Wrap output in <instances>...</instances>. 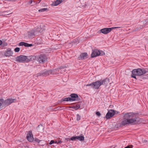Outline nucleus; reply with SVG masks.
Listing matches in <instances>:
<instances>
[{
  "label": "nucleus",
  "mask_w": 148,
  "mask_h": 148,
  "mask_svg": "<svg viewBox=\"0 0 148 148\" xmlns=\"http://www.w3.org/2000/svg\"><path fill=\"white\" fill-rule=\"evenodd\" d=\"M99 51L95 49L92 52L91 54V56L92 58H94L99 56Z\"/></svg>",
  "instance_id": "2eb2a0df"
},
{
  "label": "nucleus",
  "mask_w": 148,
  "mask_h": 148,
  "mask_svg": "<svg viewBox=\"0 0 148 148\" xmlns=\"http://www.w3.org/2000/svg\"><path fill=\"white\" fill-rule=\"evenodd\" d=\"M16 101V99L11 98H8L5 100H4L3 99H0V102L2 103L3 106L5 107L8 106L14 102Z\"/></svg>",
  "instance_id": "20e7f679"
},
{
  "label": "nucleus",
  "mask_w": 148,
  "mask_h": 148,
  "mask_svg": "<svg viewBox=\"0 0 148 148\" xmlns=\"http://www.w3.org/2000/svg\"><path fill=\"white\" fill-rule=\"evenodd\" d=\"M36 59L40 63H44L47 60L46 56L44 54H41L38 56L36 57Z\"/></svg>",
  "instance_id": "0eeeda50"
},
{
  "label": "nucleus",
  "mask_w": 148,
  "mask_h": 148,
  "mask_svg": "<svg viewBox=\"0 0 148 148\" xmlns=\"http://www.w3.org/2000/svg\"><path fill=\"white\" fill-rule=\"evenodd\" d=\"M34 140L35 142H37L38 143H39L40 141H41V140L36 138H34Z\"/></svg>",
  "instance_id": "bb28decb"
},
{
  "label": "nucleus",
  "mask_w": 148,
  "mask_h": 148,
  "mask_svg": "<svg viewBox=\"0 0 148 148\" xmlns=\"http://www.w3.org/2000/svg\"><path fill=\"white\" fill-rule=\"evenodd\" d=\"M24 46L25 47H28V43H27L25 42Z\"/></svg>",
  "instance_id": "c9c22d12"
},
{
  "label": "nucleus",
  "mask_w": 148,
  "mask_h": 148,
  "mask_svg": "<svg viewBox=\"0 0 148 148\" xmlns=\"http://www.w3.org/2000/svg\"><path fill=\"white\" fill-rule=\"evenodd\" d=\"M146 21L147 22H148V19H147L146 20Z\"/></svg>",
  "instance_id": "a18cd8bd"
},
{
  "label": "nucleus",
  "mask_w": 148,
  "mask_h": 148,
  "mask_svg": "<svg viewBox=\"0 0 148 148\" xmlns=\"http://www.w3.org/2000/svg\"><path fill=\"white\" fill-rule=\"evenodd\" d=\"M135 115L133 113L127 112L123 113V120L121 122V125L124 126L126 125L135 123L136 121L137 118H132Z\"/></svg>",
  "instance_id": "f257e3e1"
},
{
  "label": "nucleus",
  "mask_w": 148,
  "mask_h": 148,
  "mask_svg": "<svg viewBox=\"0 0 148 148\" xmlns=\"http://www.w3.org/2000/svg\"><path fill=\"white\" fill-rule=\"evenodd\" d=\"M13 52L10 48H8L5 51L4 55L6 57L12 56Z\"/></svg>",
  "instance_id": "f8f14e48"
},
{
  "label": "nucleus",
  "mask_w": 148,
  "mask_h": 148,
  "mask_svg": "<svg viewBox=\"0 0 148 148\" xmlns=\"http://www.w3.org/2000/svg\"><path fill=\"white\" fill-rule=\"evenodd\" d=\"M75 106V109L77 110L80 108V106L78 104H76Z\"/></svg>",
  "instance_id": "a878e982"
},
{
  "label": "nucleus",
  "mask_w": 148,
  "mask_h": 148,
  "mask_svg": "<svg viewBox=\"0 0 148 148\" xmlns=\"http://www.w3.org/2000/svg\"><path fill=\"white\" fill-rule=\"evenodd\" d=\"M27 139L29 142L33 141L34 140L33 135L31 131H29L26 136Z\"/></svg>",
  "instance_id": "9d476101"
},
{
  "label": "nucleus",
  "mask_w": 148,
  "mask_h": 148,
  "mask_svg": "<svg viewBox=\"0 0 148 148\" xmlns=\"http://www.w3.org/2000/svg\"><path fill=\"white\" fill-rule=\"evenodd\" d=\"M47 10V8H43L39 10L38 11L39 12H43Z\"/></svg>",
  "instance_id": "5701e85b"
},
{
  "label": "nucleus",
  "mask_w": 148,
  "mask_h": 148,
  "mask_svg": "<svg viewBox=\"0 0 148 148\" xmlns=\"http://www.w3.org/2000/svg\"><path fill=\"white\" fill-rule=\"evenodd\" d=\"M20 49L19 47H16L14 49V51L16 52H18L19 51Z\"/></svg>",
  "instance_id": "cd10ccee"
},
{
  "label": "nucleus",
  "mask_w": 148,
  "mask_h": 148,
  "mask_svg": "<svg viewBox=\"0 0 148 148\" xmlns=\"http://www.w3.org/2000/svg\"><path fill=\"white\" fill-rule=\"evenodd\" d=\"M70 96L71 97H70L71 101H74L75 100L78 101L80 100V99L79 97L77 95L75 94H72Z\"/></svg>",
  "instance_id": "ddd939ff"
},
{
  "label": "nucleus",
  "mask_w": 148,
  "mask_h": 148,
  "mask_svg": "<svg viewBox=\"0 0 148 148\" xmlns=\"http://www.w3.org/2000/svg\"><path fill=\"white\" fill-rule=\"evenodd\" d=\"M77 139H78L80 141L83 140L84 139V136H76Z\"/></svg>",
  "instance_id": "aec40b11"
},
{
  "label": "nucleus",
  "mask_w": 148,
  "mask_h": 148,
  "mask_svg": "<svg viewBox=\"0 0 148 148\" xmlns=\"http://www.w3.org/2000/svg\"><path fill=\"white\" fill-rule=\"evenodd\" d=\"M2 44L3 45V46H4V47L6 46L7 45H8L7 43H6V42H4V43H2Z\"/></svg>",
  "instance_id": "f704fd0d"
},
{
  "label": "nucleus",
  "mask_w": 148,
  "mask_h": 148,
  "mask_svg": "<svg viewBox=\"0 0 148 148\" xmlns=\"http://www.w3.org/2000/svg\"><path fill=\"white\" fill-rule=\"evenodd\" d=\"M36 58L34 56H27V62L32 61Z\"/></svg>",
  "instance_id": "dca6fc26"
},
{
  "label": "nucleus",
  "mask_w": 148,
  "mask_h": 148,
  "mask_svg": "<svg viewBox=\"0 0 148 148\" xmlns=\"http://www.w3.org/2000/svg\"><path fill=\"white\" fill-rule=\"evenodd\" d=\"M75 106H72V107H71V108H73V109H75Z\"/></svg>",
  "instance_id": "a19ab883"
},
{
  "label": "nucleus",
  "mask_w": 148,
  "mask_h": 148,
  "mask_svg": "<svg viewBox=\"0 0 148 148\" xmlns=\"http://www.w3.org/2000/svg\"><path fill=\"white\" fill-rule=\"evenodd\" d=\"M36 34V31H34V29L31 30L28 32V37L30 38H33Z\"/></svg>",
  "instance_id": "9b49d317"
},
{
  "label": "nucleus",
  "mask_w": 148,
  "mask_h": 148,
  "mask_svg": "<svg viewBox=\"0 0 148 148\" xmlns=\"http://www.w3.org/2000/svg\"><path fill=\"white\" fill-rule=\"evenodd\" d=\"M70 139L72 140H75L77 139L76 136H74L72 137Z\"/></svg>",
  "instance_id": "c756f323"
},
{
  "label": "nucleus",
  "mask_w": 148,
  "mask_h": 148,
  "mask_svg": "<svg viewBox=\"0 0 148 148\" xmlns=\"http://www.w3.org/2000/svg\"><path fill=\"white\" fill-rule=\"evenodd\" d=\"M88 55L86 53H83L80 54L79 57H78L79 60H83L87 58Z\"/></svg>",
  "instance_id": "4468645a"
},
{
  "label": "nucleus",
  "mask_w": 148,
  "mask_h": 148,
  "mask_svg": "<svg viewBox=\"0 0 148 148\" xmlns=\"http://www.w3.org/2000/svg\"><path fill=\"white\" fill-rule=\"evenodd\" d=\"M41 0H34L33 2L34 4H36V3H39Z\"/></svg>",
  "instance_id": "b1692460"
},
{
  "label": "nucleus",
  "mask_w": 148,
  "mask_h": 148,
  "mask_svg": "<svg viewBox=\"0 0 148 148\" xmlns=\"http://www.w3.org/2000/svg\"><path fill=\"white\" fill-rule=\"evenodd\" d=\"M90 86L91 88L94 89V85L93 84V82L90 84H88L87 85H84V86Z\"/></svg>",
  "instance_id": "4be33fe9"
},
{
  "label": "nucleus",
  "mask_w": 148,
  "mask_h": 148,
  "mask_svg": "<svg viewBox=\"0 0 148 148\" xmlns=\"http://www.w3.org/2000/svg\"><path fill=\"white\" fill-rule=\"evenodd\" d=\"M52 71L48 70L46 71H42L34 75V77H38L40 76H46L52 73Z\"/></svg>",
  "instance_id": "423d86ee"
},
{
  "label": "nucleus",
  "mask_w": 148,
  "mask_h": 148,
  "mask_svg": "<svg viewBox=\"0 0 148 148\" xmlns=\"http://www.w3.org/2000/svg\"><path fill=\"white\" fill-rule=\"evenodd\" d=\"M96 114L98 116H99L101 115L100 113L99 112H96Z\"/></svg>",
  "instance_id": "2f4dec72"
},
{
  "label": "nucleus",
  "mask_w": 148,
  "mask_h": 148,
  "mask_svg": "<svg viewBox=\"0 0 148 148\" xmlns=\"http://www.w3.org/2000/svg\"><path fill=\"white\" fill-rule=\"evenodd\" d=\"M43 126L42 124H40L38 125L37 128V130H38V131H39L40 132L43 131Z\"/></svg>",
  "instance_id": "6ab92c4d"
},
{
  "label": "nucleus",
  "mask_w": 148,
  "mask_h": 148,
  "mask_svg": "<svg viewBox=\"0 0 148 148\" xmlns=\"http://www.w3.org/2000/svg\"><path fill=\"white\" fill-rule=\"evenodd\" d=\"M27 56H25L21 55L16 58L17 61L21 63L27 62Z\"/></svg>",
  "instance_id": "6e6552de"
},
{
  "label": "nucleus",
  "mask_w": 148,
  "mask_h": 148,
  "mask_svg": "<svg viewBox=\"0 0 148 148\" xmlns=\"http://www.w3.org/2000/svg\"><path fill=\"white\" fill-rule=\"evenodd\" d=\"M28 47H31V46H33V45L32 44H28Z\"/></svg>",
  "instance_id": "4c0bfd02"
},
{
  "label": "nucleus",
  "mask_w": 148,
  "mask_h": 148,
  "mask_svg": "<svg viewBox=\"0 0 148 148\" xmlns=\"http://www.w3.org/2000/svg\"><path fill=\"white\" fill-rule=\"evenodd\" d=\"M33 1V0H30V1H29V3L30 4H31L32 3Z\"/></svg>",
  "instance_id": "e433bc0d"
},
{
  "label": "nucleus",
  "mask_w": 148,
  "mask_h": 148,
  "mask_svg": "<svg viewBox=\"0 0 148 148\" xmlns=\"http://www.w3.org/2000/svg\"><path fill=\"white\" fill-rule=\"evenodd\" d=\"M71 101L70 97H68V98H64V99H61V101Z\"/></svg>",
  "instance_id": "412c9836"
},
{
  "label": "nucleus",
  "mask_w": 148,
  "mask_h": 148,
  "mask_svg": "<svg viewBox=\"0 0 148 148\" xmlns=\"http://www.w3.org/2000/svg\"><path fill=\"white\" fill-rule=\"evenodd\" d=\"M2 44V41L0 40V45H1Z\"/></svg>",
  "instance_id": "ea45409f"
},
{
  "label": "nucleus",
  "mask_w": 148,
  "mask_h": 148,
  "mask_svg": "<svg viewBox=\"0 0 148 148\" xmlns=\"http://www.w3.org/2000/svg\"><path fill=\"white\" fill-rule=\"evenodd\" d=\"M132 147L133 146L132 145H130L125 147L124 148H132Z\"/></svg>",
  "instance_id": "473e14b6"
},
{
  "label": "nucleus",
  "mask_w": 148,
  "mask_h": 148,
  "mask_svg": "<svg viewBox=\"0 0 148 148\" xmlns=\"http://www.w3.org/2000/svg\"><path fill=\"white\" fill-rule=\"evenodd\" d=\"M148 72V70L147 69L138 68L133 70L132 71L131 77L136 79V76H141Z\"/></svg>",
  "instance_id": "f03ea898"
},
{
  "label": "nucleus",
  "mask_w": 148,
  "mask_h": 148,
  "mask_svg": "<svg viewBox=\"0 0 148 148\" xmlns=\"http://www.w3.org/2000/svg\"><path fill=\"white\" fill-rule=\"evenodd\" d=\"M119 112L116 111V113L115 114H119Z\"/></svg>",
  "instance_id": "79ce46f5"
},
{
  "label": "nucleus",
  "mask_w": 148,
  "mask_h": 148,
  "mask_svg": "<svg viewBox=\"0 0 148 148\" xmlns=\"http://www.w3.org/2000/svg\"><path fill=\"white\" fill-rule=\"evenodd\" d=\"M64 68L63 67H62H62L61 66L60 67V68H59V69H64Z\"/></svg>",
  "instance_id": "37998d69"
},
{
  "label": "nucleus",
  "mask_w": 148,
  "mask_h": 148,
  "mask_svg": "<svg viewBox=\"0 0 148 148\" xmlns=\"http://www.w3.org/2000/svg\"><path fill=\"white\" fill-rule=\"evenodd\" d=\"M25 42H21L19 43V45L20 46H24Z\"/></svg>",
  "instance_id": "7c9ffc66"
},
{
  "label": "nucleus",
  "mask_w": 148,
  "mask_h": 148,
  "mask_svg": "<svg viewBox=\"0 0 148 148\" xmlns=\"http://www.w3.org/2000/svg\"><path fill=\"white\" fill-rule=\"evenodd\" d=\"M62 2V0H57L56 1L53 2L51 5L52 6H55L59 4Z\"/></svg>",
  "instance_id": "f3484780"
},
{
  "label": "nucleus",
  "mask_w": 148,
  "mask_h": 148,
  "mask_svg": "<svg viewBox=\"0 0 148 148\" xmlns=\"http://www.w3.org/2000/svg\"><path fill=\"white\" fill-rule=\"evenodd\" d=\"M55 142L54 140H51V141H50V142L49 143V144L50 145H51L53 143H54Z\"/></svg>",
  "instance_id": "72a5a7b5"
},
{
  "label": "nucleus",
  "mask_w": 148,
  "mask_h": 148,
  "mask_svg": "<svg viewBox=\"0 0 148 148\" xmlns=\"http://www.w3.org/2000/svg\"><path fill=\"white\" fill-rule=\"evenodd\" d=\"M54 143H57V144H58V143L57 142V141H56V142H55Z\"/></svg>",
  "instance_id": "49530a36"
},
{
  "label": "nucleus",
  "mask_w": 148,
  "mask_h": 148,
  "mask_svg": "<svg viewBox=\"0 0 148 148\" xmlns=\"http://www.w3.org/2000/svg\"><path fill=\"white\" fill-rule=\"evenodd\" d=\"M123 27H117L111 28H105L101 29L100 30L99 33L106 34L110 32L112 30L116 28H119Z\"/></svg>",
  "instance_id": "39448f33"
},
{
  "label": "nucleus",
  "mask_w": 148,
  "mask_h": 148,
  "mask_svg": "<svg viewBox=\"0 0 148 148\" xmlns=\"http://www.w3.org/2000/svg\"><path fill=\"white\" fill-rule=\"evenodd\" d=\"M65 140H69L70 139H69V138H65Z\"/></svg>",
  "instance_id": "c03bdc74"
},
{
  "label": "nucleus",
  "mask_w": 148,
  "mask_h": 148,
  "mask_svg": "<svg viewBox=\"0 0 148 148\" xmlns=\"http://www.w3.org/2000/svg\"><path fill=\"white\" fill-rule=\"evenodd\" d=\"M57 108H58V107H57V108H56V109Z\"/></svg>",
  "instance_id": "de8ad7c7"
},
{
  "label": "nucleus",
  "mask_w": 148,
  "mask_h": 148,
  "mask_svg": "<svg viewBox=\"0 0 148 148\" xmlns=\"http://www.w3.org/2000/svg\"><path fill=\"white\" fill-rule=\"evenodd\" d=\"M105 54V53L103 51H99V56H103Z\"/></svg>",
  "instance_id": "393cba45"
},
{
  "label": "nucleus",
  "mask_w": 148,
  "mask_h": 148,
  "mask_svg": "<svg viewBox=\"0 0 148 148\" xmlns=\"http://www.w3.org/2000/svg\"><path fill=\"white\" fill-rule=\"evenodd\" d=\"M109 82V79L107 78L102 80H100L93 82L94 89H98L101 85H106Z\"/></svg>",
  "instance_id": "7ed1b4c3"
},
{
  "label": "nucleus",
  "mask_w": 148,
  "mask_h": 148,
  "mask_svg": "<svg viewBox=\"0 0 148 148\" xmlns=\"http://www.w3.org/2000/svg\"><path fill=\"white\" fill-rule=\"evenodd\" d=\"M80 119V116L79 115V114H77V121H79Z\"/></svg>",
  "instance_id": "c85d7f7f"
},
{
  "label": "nucleus",
  "mask_w": 148,
  "mask_h": 148,
  "mask_svg": "<svg viewBox=\"0 0 148 148\" xmlns=\"http://www.w3.org/2000/svg\"><path fill=\"white\" fill-rule=\"evenodd\" d=\"M33 29L34 31H36V34L38 32H41L42 31V29L40 27L38 28H35Z\"/></svg>",
  "instance_id": "a211bd4d"
},
{
  "label": "nucleus",
  "mask_w": 148,
  "mask_h": 148,
  "mask_svg": "<svg viewBox=\"0 0 148 148\" xmlns=\"http://www.w3.org/2000/svg\"><path fill=\"white\" fill-rule=\"evenodd\" d=\"M58 144H61L62 143V142L61 140L58 141Z\"/></svg>",
  "instance_id": "58836bf2"
},
{
  "label": "nucleus",
  "mask_w": 148,
  "mask_h": 148,
  "mask_svg": "<svg viewBox=\"0 0 148 148\" xmlns=\"http://www.w3.org/2000/svg\"><path fill=\"white\" fill-rule=\"evenodd\" d=\"M116 113V111L112 109H111L108 111L106 115V117L107 119H109L112 117Z\"/></svg>",
  "instance_id": "1a4fd4ad"
}]
</instances>
